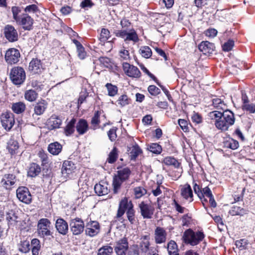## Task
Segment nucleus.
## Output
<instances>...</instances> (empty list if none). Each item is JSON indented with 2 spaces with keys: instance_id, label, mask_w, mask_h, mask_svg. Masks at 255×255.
Returning a JSON list of instances; mask_svg holds the SVG:
<instances>
[{
  "instance_id": "nucleus-12",
  "label": "nucleus",
  "mask_w": 255,
  "mask_h": 255,
  "mask_svg": "<svg viewBox=\"0 0 255 255\" xmlns=\"http://www.w3.org/2000/svg\"><path fill=\"white\" fill-rule=\"evenodd\" d=\"M20 56L18 50L15 48H9L6 51L5 60L8 64L12 65L19 61Z\"/></svg>"
},
{
  "instance_id": "nucleus-30",
  "label": "nucleus",
  "mask_w": 255,
  "mask_h": 255,
  "mask_svg": "<svg viewBox=\"0 0 255 255\" xmlns=\"http://www.w3.org/2000/svg\"><path fill=\"white\" fill-rule=\"evenodd\" d=\"M62 146L58 142H54L49 144L48 151L53 155H58L62 150Z\"/></svg>"
},
{
  "instance_id": "nucleus-20",
  "label": "nucleus",
  "mask_w": 255,
  "mask_h": 255,
  "mask_svg": "<svg viewBox=\"0 0 255 255\" xmlns=\"http://www.w3.org/2000/svg\"><path fill=\"white\" fill-rule=\"evenodd\" d=\"M28 70L32 74H40L43 70L41 61L37 58L32 59L29 63Z\"/></svg>"
},
{
  "instance_id": "nucleus-27",
  "label": "nucleus",
  "mask_w": 255,
  "mask_h": 255,
  "mask_svg": "<svg viewBox=\"0 0 255 255\" xmlns=\"http://www.w3.org/2000/svg\"><path fill=\"white\" fill-rule=\"evenodd\" d=\"M181 194L184 199L188 200L190 202L193 200L192 190L189 184L185 185L181 188Z\"/></svg>"
},
{
  "instance_id": "nucleus-6",
  "label": "nucleus",
  "mask_w": 255,
  "mask_h": 255,
  "mask_svg": "<svg viewBox=\"0 0 255 255\" xmlns=\"http://www.w3.org/2000/svg\"><path fill=\"white\" fill-rule=\"evenodd\" d=\"M114 33L116 36L124 39L126 42L131 41L135 43L139 41L138 35L133 28L129 30H115Z\"/></svg>"
},
{
  "instance_id": "nucleus-49",
  "label": "nucleus",
  "mask_w": 255,
  "mask_h": 255,
  "mask_svg": "<svg viewBox=\"0 0 255 255\" xmlns=\"http://www.w3.org/2000/svg\"><path fill=\"white\" fill-rule=\"evenodd\" d=\"M242 110L249 112L251 114L255 113V104L253 103L243 104L242 106Z\"/></svg>"
},
{
  "instance_id": "nucleus-42",
  "label": "nucleus",
  "mask_w": 255,
  "mask_h": 255,
  "mask_svg": "<svg viewBox=\"0 0 255 255\" xmlns=\"http://www.w3.org/2000/svg\"><path fill=\"white\" fill-rule=\"evenodd\" d=\"M113 249L112 247L107 245L104 246L98 250L97 255H112Z\"/></svg>"
},
{
  "instance_id": "nucleus-60",
  "label": "nucleus",
  "mask_w": 255,
  "mask_h": 255,
  "mask_svg": "<svg viewBox=\"0 0 255 255\" xmlns=\"http://www.w3.org/2000/svg\"><path fill=\"white\" fill-rule=\"evenodd\" d=\"M100 116L98 112L95 113L94 117L91 120V124L94 126L93 128L95 129V127L99 125L100 124Z\"/></svg>"
},
{
  "instance_id": "nucleus-7",
  "label": "nucleus",
  "mask_w": 255,
  "mask_h": 255,
  "mask_svg": "<svg viewBox=\"0 0 255 255\" xmlns=\"http://www.w3.org/2000/svg\"><path fill=\"white\" fill-rule=\"evenodd\" d=\"M76 169V166L73 162L65 160L61 168L62 176L65 179L70 178L75 172Z\"/></svg>"
},
{
  "instance_id": "nucleus-57",
  "label": "nucleus",
  "mask_w": 255,
  "mask_h": 255,
  "mask_svg": "<svg viewBox=\"0 0 255 255\" xmlns=\"http://www.w3.org/2000/svg\"><path fill=\"white\" fill-rule=\"evenodd\" d=\"M234 45V41L233 40L229 39L222 46L223 50L224 51H229L232 49Z\"/></svg>"
},
{
  "instance_id": "nucleus-1",
  "label": "nucleus",
  "mask_w": 255,
  "mask_h": 255,
  "mask_svg": "<svg viewBox=\"0 0 255 255\" xmlns=\"http://www.w3.org/2000/svg\"><path fill=\"white\" fill-rule=\"evenodd\" d=\"M209 117L215 121V127L222 131L228 130L235 122L234 114L230 110H225L223 112L213 111L209 113Z\"/></svg>"
},
{
  "instance_id": "nucleus-45",
  "label": "nucleus",
  "mask_w": 255,
  "mask_h": 255,
  "mask_svg": "<svg viewBox=\"0 0 255 255\" xmlns=\"http://www.w3.org/2000/svg\"><path fill=\"white\" fill-rule=\"evenodd\" d=\"M118 158V149L114 147L112 150L110 152L107 161L110 163L115 162Z\"/></svg>"
},
{
  "instance_id": "nucleus-46",
  "label": "nucleus",
  "mask_w": 255,
  "mask_h": 255,
  "mask_svg": "<svg viewBox=\"0 0 255 255\" xmlns=\"http://www.w3.org/2000/svg\"><path fill=\"white\" fill-rule=\"evenodd\" d=\"M212 104L215 108L218 109L224 110L226 108V105L224 101L219 98L213 99Z\"/></svg>"
},
{
  "instance_id": "nucleus-50",
  "label": "nucleus",
  "mask_w": 255,
  "mask_h": 255,
  "mask_svg": "<svg viewBox=\"0 0 255 255\" xmlns=\"http://www.w3.org/2000/svg\"><path fill=\"white\" fill-rule=\"evenodd\" d=\"M148 149L150 151L155 154H159L162 151L161 146L156 143H151Z\"/></svg>"
},
{
  "instance_id": "nucleus-21",
  "label": "nucleus",
  "mask_w": 255,
  "mask_h": 255,
  "mask_svg": "<svg viewBox=\"0 0 255 255\" xmlns=\"http://www.w3.org/2000/svg\"><path fill=\"white\" fill-rule=\"evenodd\" d=\"M167 233L165 230L160 227H157L154 231V240L157 244H161L165 242Z\"/></svg>"
},
{
  "instance_id": "nucleus-35",
  "label": "nucleus",
  "mask_w": 255,
  "mask_h": 255,
  "mask_svg": "<svg viewBox=\"0 0 255 255\" xmlns=\"http://www.w3.org/2000/svg\"><path fill=\"white\" fill-rule=\"evenodd\" d=\"M38 94L33 90H26L24 93V98L29 102H33L36 100Z\"/></svg>"
},
{
  "instance_id": "nucleus-23",
  "label": "nucleus",
  "mask_w": 255,
  "mask_h": 255,
  "mask_svg": "<svg viewBox=\"0 0 255 255\" xmlns=\"http://www.w3.org/2000/svg\"><path fill=\"white\" fill-rule=\"evenodd\" d=\"M94 189L99 196L107 195L110 191L109 185L106 182H100L99 184H96Z\"/></svg>"
},
{
  "instance_id": "nucleus-47",
  "label": "nucleus",
  "mask_w": 255,
  "mask_h": 255,
  "mask_svg": "<svg viewBox=\"0 0 255 255\" xmlns=\"http://www.w3.org/2000/svg\"><path fill=\"white\" fill-rule=\"evenodd\" d=\"M106 87L108 91V95L111 97L115 96L118 92V88L117 86L112 85L111 83H107Z\"/></svg>"
},
{
  "instance_id": "nucleus-8",
  "label": "nucleus",
  "mask_w": 255,
  "mask_h": 255,
  "mask_svg": "<svg viewBox=\"0 0 255 255\" xmlns=\"http://www.w3.org/2000/svg\"><path fill=\"white\" fill-rule=\"evenodd\" d=\"M70 230L74 235H79L84 231L85 225L79 218L71 219L69 224Z\"/></svg>"
},
{
  "instance_id": "nucleus-36",
  "label": "nucleus",
  "mask_w": 255,
  "mask_h": 255,
  "mask_svg": "<svg viewBox=\"0 0 255 255\" xmlns=\"http://www.w3.org/2000/svg\"><path fill=\"white\" fill-rule=\"evenodd\" d=\"M49 123L53 128H57L61 125L62 120L59 117L53 115L49 119Z\"/></svg>"
},
{
  "instance_id": "nucleus-58",
  "label": "nucleus",
  "mask_w": 255,
  "mask_h": 255,
  "mask_svg": "<svg viewBox=\"0 0 255 255\" xmlns=\"http://www.w3.org/2000/svg\"><path fill=\"white\" fill-rule=\"evenodd\" d=\"M11 11L12 13L13 18L16 21L20 17V15L19 13L21 11V9L19 7L12 6L11 8Z\"/></svg>"
},
{
  "instance_id": "nucleus-40",
  "label": "nucleus",
  "mask_w": 255,
  "mask_h": 255,
  "mask_svg": "<svg viewBox=\"0 0 255 255\" xmlns=\"http://www.w3.org/2000/svg\"><path fill=\"white\" fill-rule=\"evenodd\" d=\"M224 146L233 150L237 149L239 146V142L233 138H229L224 142Z\"/></svg>"
},
{
  "instance_id": "nucleus-63",
  "label": "nucleus",
  "mask_w": 255,
  "mask_h": 255,
  "mask_svg": "<svg viewBox=\"0 0 255 255\" xmlns=\"http://www.w3.org/2000/svg\"><path fill=\"white\" fill-rule=\"evenodd\" d=\"M108 135L111 141H114L117 138L116 129L114 128H111L108 132Z\"/></svg>"
},
{
  "instance_id": "nucleus-4",
  "label": "nucleus",
  "mask_w": 255,
  "mask_h": 255,
  "mask_svg": "<svg viewBox=\"0 0 255 255\" xmlns=\"http://www.w3.org/2000/svg\"><path fill=\"white\" fill-rule=\"evenodd\" d=\"M9 78L12 83L15 85L22 84L26 79L24 69L20 66H14L10 70Z\"/></svg>"
},
{
  "instance_id": "nucleus-62",
  "label": "nucleus",
  "mask_w": 255,
  "mask_h": 255,
  "mask_svg": "<svg viewBox=\"0 0 255 255\" xmlns=\"http://www.w3.org/2000/svg\"><path fill=\"white\" fill-rule=\"evenodd\" d=\"M30 86L36 90L40 91L42 89L40 83L37 80H32L30 82Z\"/></svg>"
},
{
  "instance_id": "nucleus-32",
  "label": "nucleus",
  "mask_w": 255,
  "mask_h": 255,
  "mask_svg": "<svg viewBox=\"0 0 255 255\" xmlns=\"http://www.w3.org/2000/svg\"><path fill=\"white\" fill-rule=\"evenodd\" d=\"M76 120L73 118L66 125L64 128V133L66 136H69L73 134L76 128L75 124Z\"/></svg>"
},
{
  "instance_id": "nucleus-38",
  "label": "nucleus",
  "mask_w": 255,
  "mask_h": 255,
  "mask_svg": "<svg viewBox=\"0 0 255 255\" xmlns=\"http://www.w3.org/2000/svg\"><path fill=\"white\" fill-rule=\"evenodd\" d=\"M19 145L17 141L10 139L7 144V149L11 154L16 153V150L18 149Z\"/></svg>"
},
{
  "instance_id": "nucleus-44",
  "label": "nucleus",
  "mask_w": 255,
  "mask_h": 255,
  "mask_svg": "<svg viewBox=\"0 0 255 255\" xmlns=\"http://www.w3.org/2000/svg\"><path fill=\"white\" fill-rule=\"evenodd\" d=\"M135 198L139 199L147 193L146 190L143 187H136L133 189Z\"/></svg>"
},
{
  "instance_id": "nucleus-24",
  "label": "nucleus",
  "mask_w": 255,
  "mask_h": 255,
  "mask_svg": "<svg viewBox=\"0 0 255 255\" xmlns=\"http://www.w3.org/2000/svg\"><path fill=\"white\" fill-rule=\"evenodd\" d=\"M55 227L59 233L65 235L68 231V225L67 223L63 219H58L55 223Z\"/></svg>"
},
{
  "instance_id": "nucleus-48",
  "label": "nucleus",
  "mask_w": 255,
  "mask_h": 255,
  "mask_svg": "<svg viewBox=\"0 0 255 255\" xmlns=\"http://www.w3.org/2000/svg\"><path fill=\"white\" fill-rule=\"evenodd\" d=\"M163 162L167 165H174L176 167H178L179 166V162L173 157H166L164 159Z\"/></svg>"
},
{
  "instance_id": "nucleus-39",
  "label": "nucleus",
  "mask_w": 255,
  "mask_h": 255,
  "mask_svg": "<svg viewBox=\"0 0 255 255\" xmlns=\"http://www.w3.org/2000/svg\"><path fill=\"white\" fill-rule=\"evenodd\" d=\"M139 52L142 57L145 58H149L152 55V51L149 47L142 46L139 49Z\"/></svg>"
},
{
  "instance_id": "nucleus-64",
  "label": "nucleus",
  "mask_w": 255,
  "mask_h": 255,
  "mask_svg": "<svg viewBox=\"0 0 255 255\" xmlns=\"http://www.w3.org/2000/svg\"><path fill=\"white\" fill-rule=\"evenodd\" d=\"M178 124L183 130L184 131H187L188 129V123L186 120L183 119H179L178 120Z\"/></svg>"
},
{
  "instance_id": "nucleus-10",
  "label": "nucleus",
  "mask_w": 255,
  "mask_h": 255,
  "mask_svg": "<svg viewBox=\"0 0 255 255\" xmlns=\"http://www.w3.org/2000/svg\"><path fill=\"white\" fill-rule=\"evenodd\" d=\"M16 196L21 202L28 204L31 203L32 198L28 189L24 186L20 187L16 190Z\"/></svg>"
},
{
  "instance_id": "nucleus-9",
  "label": "nucleus",
  "mask_w": 255,
  "mask_h": 255,
  "mask_svg": "<svg viewBox=\"0 0 255 255\" xmlns=\"http://www.w3.org/2000/svg\"><path fill=\"white\" fill-rule=\"evenodd\" d=\"M33 19L27 13L20 14V17L16 21V23L21 26L25 30H30L32 29Z\"/></svg>"
},
{
  "instance_id": "nucleus-2",
  "label": "nucleus",
  "mask_w": 255,
  "mask_h": 255,
  "mask_svg": "<svg viewBox=\"0 0 255 255\" xmlns=\"http://www.w3.org/2000/svg\"><path fill=\"white\" fill-rule=\"evenodd\" d=\"M130 173L131 171L128 167L121 168L117 171V174L115 175L113 181L114 193L118 192L122 184L128 179Z\"/></svg>"
},
{
  "instance_id": "nucleus-51",
  "label": "nucleus",
  "mask_w": 255,
  "mask_h": 255,
  "mask_svg": "<svg viewBox=\"0 0 255 255\" xmlns=\"http://www.w3.org/2000/svg\"><path fill=\"white\" fill-rule=\"evenodd\" d=\"M129 102L130 99H128V96L126 95L121 96L117 101L118 104L121 107H124L129 104Z\"/></svg>"
},
{
  "instance_id": "nucleus-41",
  "label": "nucleus",
  "mask_w": 255,
  "mask_h": 255,
  "mask_svg": "<svg viewBox=\"0 0 255 255\" xmlns=\"http://www.w3.org/2000/svg\"><path fill=\"white\" fill-rule=\"evenodd\" d=\"M141 153V150L137 145H133L129 150V155L131 160L135 159Z\"/></svg>"
},
{
  "instance_id": "nucleus-61",
  "label": "nucleus",
  "mask_w": 255,
  "mask_h": 255,
  "mask_svg": "<svg viewBox=\"0 0 255 255\" xmlns=\"http://www.w3.org/2000/svg\"><path fill=\"white\" fill-rule=\"evenodd\" d=\"M217 34V30L214 28H210L205 31V34L206 36L214 38L216 36Z\"/></svg>"
},
{
  "instance_id": "nucleus-43",
  "label": "nucleus",
  "mask_w": 255,
  "mask_h": 255,
  "mask_svg": "<svg viewBox=\"0 0 255 255\" xmlns=\"http://www.w3.org/2000/svg\"><path fill=\"white\" fill-rule=\"evenodd\" d=\"M25 13H33L38 15L40 13V10L38 6L34 4H30L26 6L24 8Z\"/></svg>"
},
{
  "instance_id": "nucleus-26",
  "label": "nucleus",
  "mask_w": 255,
  "mask_h": 255,
  "mask_svg": "<svg viewBox=\"0 0 255 255\" xmlns=\"http://www.w3.org/2000/svg\"><path fill=\"white\" fill-rule=\"evenodd\" d=\"M76 129L79 134L83 135L85 134L89 129L87 122L84 119H80L76 124Z\"/></svg>"
},
{
  "instance_id": "nucleus-11",
  "label": "nucleus",
  "mask_w": 255,
  "mask_h": 255,
  "mask_svg": "<svg viewBox=\"0 0 255 255\" xmlns=\"http://www.w3.org/2000/svg\"><path fill=\"white\" fill-rule=\"evenodd\" d=\"M3 34L5 38L10 42H15L18 39L17 30L11 25L7 24L4 26Z\"/></svg>"
},
{
  "instance_id": "nucleus-55",
  "label": "nucleus",
  "mask_w": 255,
  "mask_h": 255,
  "mask_svg": "<svg viewBox=\"0 0 255 255\" xmlns=\"http://www.w3.org/2000/svg\"><path fill=\"white\" fill-rule=\"evenodd\" d=\"M236 245L240 250H242L247 249L249 245L246 240L241 239L236 241Z\"/></svg>"
},
{
  "instance_id": "nucleus-29",
  "label": "nucleus",
  "mask_w": 255,
  "mask_h": 255,
  "mask_svg": "<svg viewBox=\"0 0 255 255\" xmlns=\"http://www.w3.org/2000/svg\"><path fill=\"white\" fill-rule=\"evenodd\" d=\"M47 104L43 100L37 103L34 108V114L37 116L42 115L47 109Z\"/></svg>"
},
{
  "instance_id": "nucleus-53",
  "label": "nucleus",
  "mask_w": 255,
  "mask_h": 255,
  "mask_svg": "<svg viewBox=\"0 0 255 255\" xmlns=\"http://www.w3.org/2000/svg\"><path fill=\"white\" fill-rule=\"evenodd\" d=\"M89 93L86 89H83L80 93V96L78 99V106L81 105L88 97Z\"/></svg>"
},
{
  "instance_id": "nucleus-13",
  "label": "nucleus",
  "mask_w": 255,
  "mask_h": 255,
  "mask_svg": "<svg viewBox=\"0 0 255 255\" xmlns=\"http://www.w3.org/2000/svg\"><path fill=\"white\" fill-rule=\"evenodd\" d=\"M141 215L144 219H151L153 214L154 208L150 204L142 201L138 204Z\"/></svg>"
},
{
  "instance_id": "nucleus-14",
  "label": "nucleus",
  "mask_w": 255,
  "mask_h": 255,
  "mask_svg": "<svg viewBox=\"0 0 255 255\" xmlns=\"http://www.w3.org/2000/svg\"><path fill=\"white\" fill-rule=\"evenodd\" d=\"M123 68L125 74L129 77L132 78L140 77L141 73L139 69L136 67L130 65L128 62H123Z\"/></svg>"
},
{
  "instance_id": "nucleus-34",
  "label": "nucleus",
  "mask_w": 255,
  "mask_h": 255,
  "mask_svg": "<svg viewBox=\"0 0 255 255\" xmlns=\"http://www.w3.org/2000/svg\"><path fill=\"white\" fill-rule=\"evenodd\" d=\"M25 104L22 102L12 103L11 107L12 111L17 114L23 113L25 111Z\"/></svg>"
},
{
  "instance_id": "nucleus-59",
  "label": "nucleus",
  "mask_w": 255,
  "mask_h": 255,
  "mask_svg": "<svg viewBox=\"0 0 255 255\" xmlns=\"http://www.w3.org/2000/svg\"><path fill=\"white\" fill-rule=\"evenodd\" d=\"M148 91L152 96H157L160 93V89L154 85H150L148 87Z\"/></svg>"
},
{
  "instance_id": "nucleus-5",
  "label": "nucleus",
  "mask_w": 255,
  "mask_h": 255,
  "mask_svg": "<svg viewBox=\"0 0 255 255\" xmlns=\"http://www.w3.org/2000/svg\"><path fill=\"white\" fill-rule=\"evenodd\" d=\"M37 232L38 236L42 238L52 235L51 223L47 218L40 219L37 223Z\"/></svg>"
},
{
  "instance_id": "nucleus-18",
  "label": "nucleus",
  "mask_w": 255,
  "mask_h": 255,
  "mask_svg": "<svg viewBox=\"0 0 255 255\" xmlns=\"http://www.w3.org/2000/svg\"><path fill=\"white\" fill-rule=\"evenodd\" d=\"M128 248V240L124 238L116 242L115 251L117 255H126V252Z\"/></svg>"
},
{
  "instance_id": "nucleus-17",
  "label": "nucleus",
  "mask_w": 255,
  "mask_h": 255,
  "mask_svg": "<svg viewBox=\"0 0 255 255\" xmlns=\"http://www.w3.org/2000/svg\"><path fill=\"white\" fill-rule=\"evenodd\" d=\"M6 220L9 228H18L20 226L21 221L13 211H10L6 214Z\"/></svg>"
},
{
  "instance_id": "nucleus-15",
  "label": "nucleus",
  "mask_w": 255,
  "mask_h": 255,
  "mask_svg": "<svg viewBox=\"0 0 255 255\" xmlns=\"http://www.w3.org/2000/svg\"><path fill=\"white\" fill-rule=\"evenodd\" d=\"M1 122L2 127L6 130H9L15 123L13 114L11 113L3 114L1 115Z\"/></svg>"
},
{
  "instance_id": "nucleus-16",
  "label": "nucleus",
  "mask_w": 255,
  "mask_h": 255,
  "mask_svg": "<svg viewBox=\"0 0 255 255\" xmlns=\"http://www.w3.org/2000/svg\"><path fill=\"white\" fill-rule=\"evenodd\" d=\"M100 227L97 221H90L86 225V234L90 237H94L100 232Z\"/></svg>"
},
{
  "instance_id": "nucleus-33",
  "label": "nucleus",
  "mask_w": 255,
  "mask_h": 255,
  "mask_svg": "<svg viewBox=\"0 0 255 255\" xmlns=\"http://www.w3.org/2000/svg\"><path fill=\"white\" fill-rule=\"evenodd\" d=\"M169 255H179L178 246L175 241L171 240L167 245Z\"/></svg>"
},
{
  "instance_id": "nucleus-56",
  "label": "nucleus",
  "mask_w": 255,
  "mask_h": 255,
  "mask_svg": "<svg viewBox=\"0 0 255 255\" xmlns=\"http://www.w3.org/2000/svg\"><path fill=\"white\" fill-rule=\"evenodd\" d=\"M120 23L122 26V29L121 30H129V29L132 28L131 26L130 22L128 19H122Z\"/></svg>"
},
{
  "instance_id": "nucleus-22",
  "label": "nucleus",
  "mask_w": 255,
  "mask_h": 255,
  "mask_svg": "<svg viewBox=\"0 0 255 255\" xmlns=\"http://www.w3.org/2000/svg\"><path fill=\"white\" fill-rule=\"evenodd\" d=\"M15 181L16 177L14 174H7L3 176L0 181V183L4 188L9 189L15 184Z\"/></svg>"
},
{
  "instance_id": "nucleus-28",
  "label": "nucleus",
  "mask_w": 255,
  "mask_h": 255,
  "mask_svg": "<svg viewBox=\"0 0 255 255\" xmlns=\"http://www.w3.org/2000/svg\"><path fill=\"white\" fill-rule=\"evenodd\" d=\"M141 241L139 243L138 249L140 250L141 252L146 253L150 250L149 237L148 236H143L141 238Z\"/></svg>"
},
{
  "instance_id": "nucleus-25",
  "label": "nucleus",
  "mask_w": 255,
  "mask_h": 255,
  "mask_svg": "<svg viewBox=\"0 0 255 255\" xmlns=\"http://www.w3.org/2000/svg\"><path fill=\"white\" fill-rule=\"evenodd\" d=\"M199 49L202 51L203 54L207 55L212 53L215 48L213 43L207 41H202L198 46Z\"/></svg>"
},
{
  "instance_id": "nucleus-3",
  "label": "nucleus",
  "mask_w": 255,
  "mask_h": 255,
  "mask_svg": "<svg viewBox=\"0 0 255 255\" xmlns=\"http://www.w3.org/2000/svg\"><path fill=\"white\" fill-rule=\"evenodd\" d=\"M204 238V235L203 232H195L190 229L186 230L182 236V239L185 244L193 246L198 245Z\"/></svg>"
},
{
  "instance_id": "nucleus-52",
  "label": "nucleus",
  "mask_w": 255,
  "mask_h": 255,
  "mask_svg": "<svg viewBox=\"0 0 255 255\" xmlns=\"http://www.w3.org/2000/svg\"><path fill=\"white\" fill-rule=\"evenodd\" d=\"M110 36V32L108 29L102 28L101 30L100 40L102 42H105L107 40Z\"/></svg>"
},
{
  "instance_id": "nucleus-54",
  "label": "nucleus",
  "mask_w": 255,
  "mask_h": 255,
  "mask_svg": "<svg viewBox=\"0 0 255 255\" xmlns=\"http://www.w3.org/2000/svg\"><path fill=\"white\" fill-rule=\"evenodd\" d=\"M119 56L121 60L128 61L130 59L129 51L124 48L119 51Z\"/></svg>"
},
{
  "instance_id": "nucleus-37",
  "label": "nucleus",
  "mask_w": 255,
  "mask_h": 255,
  "mask_svg": "<svg viewBox=\"0 0 255 255\" xmlns=\"http://www.w3.org/2000/svg\"><path fill=\"white\" fill-rule=\"evenodd\" d=\"M135 213V211L133 209V206H130L129 209L126 211L127 218L131 224H134L136 222Z\"/></svg>"
},
{
  "instance_id": "nucleus-19",
  "label": "nucleus",
  "mask_w": 255,
  "mask_h": 255,
  "mask_svg": "<svg viewBox=\"0 0 255 255\" xmlns=\"http://www.w3.org/2000/svg\"><path fill=\"white\" fill-rule=\"evenodd\" d=\"M130 206H133L131 201H128L127 198L125 197L120 202L117 214V218H120L124 215L125 212L129 209Z\"/></svg>"
},
{
  "instance_id": "nucleus-31",
  "label": "nucleus",
  "mask_w": 255,
  "mask_h": 255,
  "mask_svg": "<svg viewBox=\"0 0 255 255\" xmlns=\"http://www.w3.org/2000/svg\"><path fill=\"white\" fill-rule=\"evenodd\" d=\"M41 172V168L39 165L36 163H32L30 164L27 174L31 177H35L38 175Z\"/></svg>"
}]
</instances>
